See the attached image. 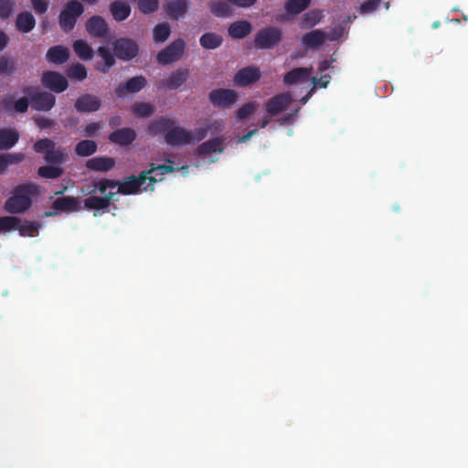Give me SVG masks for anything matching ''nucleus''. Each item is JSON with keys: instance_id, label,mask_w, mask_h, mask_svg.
Here are the masks:
<instances>
[{"instance_id": "603ef678", "label": "nucleus", "mask_w": 468, "mask_h": 468, "mask_svg": "<svg viewBox=\"0 0 468 468\" xmlns=\"http://www.w3.org/2000/svg\"><path fill=\"white\" fill-rule=\"evenodd\" d=\"M209 129L210 127H198L190 132L193 138V144L206 138Z\"/></svg>"}, {"instance_id": "ea45409f", "label": "nucleus", "mask_w": 468, "mask_h": 468, "mask_svg": "<svg viewBox=\"0 0 468 468\" xmlns=\"http://www.w3.org/2000/svg\"><path fill=\"white\" fill-rule=\"evenodd\" d=\"M133 114L140 118H147L154 114V107L148 102H137L132 106Z\"/></svg>"}, {"instance_id": "9d476101", "label": "nucleus", "mask_w": 468, "mask_h": 468, "mask_svg": "<svg viewBox=\"0 0 468 468\" xmlns=\"http://www.w3.org/2000/svg\"><path fill=\"white\" fill-rule=\"evenodd\" d=\"M112 49L115 56L122 60L129 61L137 56L139 48L138 45L129 38H118L112 44Z\"/></svg>"}, {"instance_id": "8fccbe9b", "label": "nucleus", "mask_w": 468, "mask_h": 468, "mask_svg": "<svg viewBox=\"0 0 468 468\" xmlns=\"http://www.w3.org/2000/svg\"><path fill=\"white\" fill-rule=\"evenodd\" d=\"M381 0H367L362 3L360 12L363 14L374 12L380 5Z\"/></svg>"}, {"instance_id": "aec40b11", "label": "nucleus", "mask_w": 468, "mask_h": 468, "mask_svg": "<svg viewBox=\"0 0 468 468\" xmlns=\"http://www.w3.org/2000/svg\"><path fill=\"white\" fill-rule=\"evenodd\" d=\"M188 10L187 0H170L164 6L165 13L174 20L184 17Z\"/></svg>"}, {"instance_id": "20e7f679", "label": "nucleus", "mask_w": 468, "mask_h": 468, "mask_svg": "<svg viewBox=\"0 0 468 468\" xmlns=\"http://www.w3.org/2000/svg\"><path fill=\"white\" fill-rule=\"evenodd\" d=\"M23 91L29 98L34 110L48 112L56 105V95L52 92L40 90L35 86L26 87Z\"/></svg>"}, {"instance_id": "58836bf2", "label": "nucleus", "mask_w": 468, "mask_h": 468, "mask_svg": "<svg viewBox=\"0 0 468 468\" xmlns=\"http://www.w3.org/2000/svg\"><path fill=\"white\" fill-rule=\"evenodd\" d=\"M323 17V11L320 9H314L303 14L302 23L305 27H314L319 24Z\"/></svg>"}, {"instance_id": "a878e982", "label": "nucleus", "mask_w": 468, "mask_h": 468, "mask_svg": "<svg viewBox=\"0 0 468 468\" xmlns=\"http://www.w3.org/2000/svg\"><path fill=\"white\" fill-rule=\"evenodd\" d=\"M97 53L101 57L103 63H97L95 69L102 73L109 72V69L115 64L114 52L112 53L111 48L107 47H99Z\"/></svg>"}, {"instance_id": "c03bdc74", "label": "nucleus", "mask_w": 468, "mask_h": 468, "mask_svg": "<svg viewBox=\"0 0 468 468\" xmlns=\"http://www.w3.org/2000/svg\"><path fill=\"white\" fill-rule=\"evenodd\" d=\"M85 29H108V24L105 18L95 15L87 20Z\"/></svg>"}, {"instance_id": "2f4dec72", "label": "nucleus", "mask_w": 468, "mask_h": 468, "mask_svg": "<svg viewBox=\"0 0 468 468\" xmlns=\"http://www.w3.org/2000/svg\"><path fill=\"white\" fill-rule=\"evenodd\" d=\"M64 174V168L59 165L48 164L38 166L37 175L46 179H58Z\"/></svg>"}, {"instance_id": "c756f323", "label": "nucleus", "mask_w": 468, "mask_h": 468, "mask_svg": "<svg viewBox=\"0 0 468 468\" xmlns=\"http://www.w3.org/2000/svg\"><path fill=\"white\" fill-rule=\"evenodd\" d=\"M20 135L16 129L2 128L0 129V149H10L18 141Z\"/></svg>"}, {"instance_id": "0eeeda50", "label": "nucleus", "mask_w": 468, "mask_h": 468, "mask_svg": "<svg viewBox=\"0 0 468 468\" xmlns=\"http://www.w3.org/2000/svg\"><path fill=\"white\" fill-rule=\"evenodd\" d=\"M208 99L214 107L230 108L238 99V93L231 89H214L208 94Z\"/></svg>"}, {"instance_id": "4d7b16f0", "label": "nucleus", "mask_w": 468, "mask_h": 468, "mask_svg": "<svg viewBox=\"0 0 468 468\" xmlns=\"http://www.w3.org/2000/svg\"><path fill=\"white\" fill-rule=\"evenodd\" d=\"M229 3H230L232 5L247 8L250 7L254 5L256 0H227Z\"/></svg>"}, {"instance_id": "052dcab7", "label": "nucleus", "mask_w": 468, "mask_h": 468, "mask_svg": "<svg viewBox=\"0 0 468 468\" xmlns=\"http://www.w3.org/2000/svg\"><path fill=\"white\" fill-rule=\"evenodd\" d=\"M229 29H251V25L246 20H241L240 22L232 24Z\"/></svg>"}, {"instance_id": "c85d7f7f", "label": "nucleus", "mask_w": 468, "mask_h": 468, "mask_svg": "<svg viewBox=\"0 0 468 468\" xmlns=\"http://www.w3.org/2000/svg\"><path fill=\"white\" fill-rule=\"evenodd\" d=\"M69 55L70 53L68 48L55 46L48 50L46 59L49 63L63 64L69 60Z\"/></svg>"}, {"instance_id": "a18cd8bd", "label": "nucleus", "mask_w": 468, "mask_h": 468, "mask_svg": "<svg viewBox=\"0 0 468 468\" xmlns=\"http://www.w3.org/2000/svg\"><path fill=\"white\" fill-rule=\"evenodd\" d=\"M257 107H258L257 102L246 103L236 111V117L239 120H245V119L249 118V116H251V114L254 113Z\"/></svg>"}, {"instance_id": "4be33fe9", "label": "nucleus", "mask_w": 468, "mask_h": 468, "mask_svg": "<svg viewBox=\"0 0 468 468\" xmlns=\"http://www.w3.org/2000/svg\"><path fill=\"white\" fill-rule=\"evenodd\" d=\"M52 209L57 210V212H78L80 211V204L78 199L75 197H57L52 203Z\"/></svg>"}, {"instance_id": "0e129e2a", "label": "nucleus", "mask_w": 468, "mask_h": 468, "mask_svg": "<svg viewBox=\"0 0 468 468\" xmlns=\"http://www.w3.org/2000/svg\"><path fill=\"white\" fill-rule=\"evenodd\" d=\"M257 133H258L257 129H252V130H250V132H249L248 133H246L243 136H241L240 138H239L238 142L239 143L248 142L251 138V136L256 134Z\"/></svg>"}, {"instance_id": "a211bd4d", "label": "nucleus", "mask_w": 468, "mask_h": 468, "mask_svg": "<svg viewBox=\"0 0 468 468\" xmlns=\"http://www.w3.org/2000/svg\"><path fill=\"white\" fill-rule=\"evenodd\" d=\"M282 38V31H259L255 37L254 44L259 48H271Z\"/></svg>"}, {"instance_id": "49530a36", "label": "nucleus", "mask_w": 468, "mask_h": 468, "mask_svg": "<svg viewBox=\"0 0 468 468\" xmlns=\"http://www.w3.org/2000/svg\"><path fill=\"white\" fill-rule=\"evenodd\" d=\"M159 0H138V8L144 14H151L158 10Z\"/></svg>"}, {"instance_id": "69168bd1", "label": "nucleus", "mask_w": 468, "mask_h": 468, "mask_svg": "<svg viewBox=\"0 0 468 468\" xmlns=\"http://www.w3.org/2000/svg\"><path fill=\"white\" fill-rule=\"evenodd\" d=\"M234 38H243L248 36L251 31H229Z\"/></svg>"}, {"instance_id": "e433bc0d", "label": "nucleus", "mask_w": 468, "mask_h": 468, "mask_svg": "<svg viewBox=\"0 0 468 468\" xmlns=\"http://www.w3.org/2000/svg\"><path fill=\"white\" fill-rule=\"evenodd\" d=\"M200 45L205 48L214 49L222 43V37L214 32H207L199 38Z\"/></svg>"}, {"instance_id": "39448f33", "label": "nucleus", "mask_w": 468, "mask_h": 468, "mask_svg": "<svg viewBox=\"0 0 468 468\" xmlns=\"http://www.w3.org/2000/svg\"><path fill=\"white\" fill-rule=\"evenodd\" d=\"M84 12V7L78 0H69L58 16V24L62 29H74L76 21Z\"/></svg>"}, {"instance_id": "423d86ee", "label": "nucleus", "mask_w": 468, "mask_h": 468, "mask_svg": "<svg viewBox=\"0 0 468 468\" xmlns=\"http://www.w3.org/2000/svg\"><path fill=\"white\" fill-rule=\"evenodd\" d=\"M185 42L181 40V38H177L157 54V62L165 66L180 60L185 50Z\"/></svg>"}, {"instance_id": "72a5a7b5", "label": "nucleus", "mask_w": 468, "mask_h": 468, "mask_svg": "<svg viewBox=\"0 0 468 468\" xmlns=\"http://www.w3.org/2000/svg\"><path fill=\"white\" fill-rule=\"evenodd\" d=\"M73 51L77 57L84 61L92 59V48L83 40H76L73 44Z\"/></svg>"}, {"instance_id": "5fc2aeb1", "label": "nucleus", "mask_w": 468, "mask_h": 468, "mask_svg": "<svg viewBox=\"0 0 468 468\" xmlns=\"http://www.w3.org/2000/svg\"><path fill=\"white\" fill-rule=\"evenodd\" d=\"M32 5L34 10L41 15L48 11L49 4L48 0H32Z\"/></svg>"}, {"instance_id": "f704fd0d", "label": "nucleus", "mask_w": 468, "mask_h": 468, "mask_svg": "<svg viewBox=\"0 0 468 468\" xmlns=\"http://www.w3.org/2000/svg\"><path fill=\"white\" fill-rule=\"evenodd\" d=\"M208 8L217 16H229L232 14V9L228 1H211L209 2Z\"/></svg>"}, {"instance_id": "9b49d317", "label": "nucleus", "mask_w": 468, "mask_h": 468, "mask_svg": "<svg viewBox=\"0 0 468 468\" xmlns=\"http://www.w3.org/2000/svg\"><path fill=\"white\" fill-rule=\"evenodd\" d=\"M292 101V98L289 92H282L269 99L264 107L267 114L271 118L277 116L280 112H283V110H286Z\"/></svg>"}, {"instance_id": "7ed1b4c3", "label": "nucleus", "mask_w": 468, "mask_h": 468, "mask_svg": "<svg viewBox=\"0 0 468 468\" xmlns=\"http://www.w3.org/2000/svg\"><path fill=\"white\" fill-rule=\"evenodd\" d=\"M33 148L37 154L43 155L48 164L61 165L69 160L66 147L57 146V144L49 138L38 139L34 144Z\"/></svg>"}, {"instance_id": "7c9ffc66", "label": "nucleus", "mask_w": 468, "mask_h": 468, "mask_svg": "<svg viewBox=\"0 0 468 468\" xmlns=\"http://www.w3.org/2000/svg\"><path fill=\"white\" fill-rule=\"evenodd\" d=\"M30 103V100L28 97H22L16 101H13L12 98H5L0 101V106L2 109L5 111H10L14 109L15 112H25L27 111Z\"/></svg>"}, {"instance_id": "f03ea898", "label": "nucleus", "mask_w": 468, "mask_h": 468, "mask_svg": "<svg viewBox=\"0 0 468 468\" xmlns=\"http://www.w3.org/2000/svg\"><path fill=\"white\" fill-rule=\"evenodd\" d=\"M39 195L36 183L26 182L14 187L10 197L4 203V210L9 214H23L33 204V198Z\"/></svg>"}, {"instance_id": "c9c22d12", "label": "nucleus", "mask_w": 468, "mask_h": 468, "mask_svg": "<svg viewBox=\"0 0 468 468\" xmlns=\"http://www.w3.org/2000/svg\"><path fill=\"white\" fill-rule=\"evenodd\" d=\"M40 228L41 223L39 222H33L28 220L22 222L20 219V223L18 224L16 230H18L22 236L35 237L38 234Z\"/></svg>"}, {"instance_id": "864d4df0", "label": "nucleus", "mask_w": 468, "mask_h": 468, "mask_svg": "<svg viewBox=\"0 0 468 468\" xmlns=\"http://www.w3.org/2000/svg\"><path fill=\"white\" fill-rule=\"evenodd\" d=\"M101 127V122L89 123L84 128V136H86V137L96 136L98 134V132L100 131Z\"/></svg>"}, {"instance_id": "bb28decb", "label": "nucleus", "mask_w": 468, "mask_h": 468, "mask_svg": "<svg viewBox=\"0 0 468 468\" xmlns=\"http://www.w3.org/2000/svg\"><path fill=\"white\" fill-rule=\"evenodd\" d=\"M312 0H287L283 8H285V15H282V19H287L288 16H293L303 12L311 5Z\"/></svg>"}, {"instance_id": "dca6fc26", "label": "nucleus", "mask_w": 468, "mask_h": 468, "mask_svg": "<svg viewBox=\"0 0 468 468\" xmlns=\"http://www.w3.org/2000/svg\"><path fill=\"white\" fill-rule=\"evenodd\" d=\"M101 106V101L97 95L84 93L75 101V110L80 112H92L98 111Z\"/></svg>"}, {"instance_id": "79ce46f5", "label": "nucleus", "mask_w": 468, "mask_h": 468, "mask_svg": "<svg viewBox=\"0 0 468 468\" xmlns=\"http://www.w3.org/2000/svg\"><path fill=\"white\" fill-rule=\"evenodd\" d=\"M118 185V180L102 178L99 181L93 182V190L98 191L101 195H106L108 189H113ZM91 192V193H92Z\"/></svg>"}, {"instance_id": "f3484780", "label": "nucleus", "mask_w": 468, "mask_h": 468, "mask_svg": "<svg viewBox=\"0 0 468 468\" xmlns=\"http://www.w3.org/2000/svg\"><path fill=\"white\" fill-rule=\"evenodd\" d=\"M116 193L110 191L103 197L91 195L83 200L84 208L87 210H105L111 206Z\"/></svg>"}, {"instance_id": "412c9836", "label": "nucleus", "mask_w": 468, "mask_h": 468, "mask_svg": "<svg viewBox=\"0 0 468 468\" xmlns=\"http://www.w3.org/2000/svg\"><path fill=\"white\" fill-rule=\"evenodd\" d=\"M176 122L167 117H161L157 120L151 121L147 127L146 133L150 136H157L161 134H165L168 133V130L171 126L175 125Z\"/></svg>"}, {"instance_id": "6e6552de", "label": "nucleus", "mask_w": 468, "mask_h": 468, "mask_svg": "<svg viewBox=\"0 0 468 468\" xmlns=\"http://www.w3.org/2000/svg\"><path fill=\"white\" fill-rule=\"evenodd\" d=\"M41 85L55 92H62L69 87V81L65 76L55 70H46L41 74Z\"/></svg>"}, {"instance_id": "4468645a", "label": "nucleus", "mask_w": 468, "mask_h": 468, "mask_svg": "<svg viewBox=\"0 0 468 468\" xmlns=\"http://www.w3.org/2000/svg\"><path fill=\"white\" fill-rule=\"evenodd\" d=\"M147 82L144 75H137L131 78L115 88V94L118 98H125L128 93H135L145 88Z\"/></svg>"}, {"instance_id": "1a4fd4ad", "label": "nucleus", "mask_w": 468, "mask_h": 468, "mask_svg": "<svg viewBox=\"0 0 468 468\" xmlns=\"http://www.w3.org/2000/svg\"><path fill=\"white\" fill-rule=\"evenodd\" d=\"M344 31H332V34L325 35L324 31H309L302 37V45L306 49H319L326 38L336 39Z\"/></svg>"}, {"instance_id": "680f3d73", "label": "nucleus", "mask_w": 468, "mask_h": 468, "mask_svg": "<svg viewBox=\"0 0 468 468\" xmlns=\"http://www.w3.org/2000/svg\"><path fill=\"white\" fill-rule=\"evenodd\" d=\"M297 112L298 110H296L294 113H288L285 117L280 120V123L284 125L292 122L296 117Z\"/></svg>"}, {"instance_id": "ddd939ff", "label": "nucleus", "mask_w": 468, "mask_h": 468, "mask_svg": "<svg viewBox=\"0 0 468 468\" xmlns=\"http://www.w3.org/2000/svg\"><path fill=\"white\" fill-rule=\"evenodd\" d=\"M261 79V70L258 67L249 66L239 69L233 76V82L239 87L250 86Z\"/></svg>"}, {"instance_id": "5701e85b", "label": "nucleus", "mask_w": 468, "mask_h": 468, "mask_svg": "<svg viewBox=\"0 0 468 468\" xmlns=\"http://www.w3.org/2000/svg\"><path fill=\"white\" fill-rule=\"evenodd\" d=\"M224 141L225 139L223 137H217L212 140L206 141L198 145L196 150V154L197 156H206L216 153H223Z\"/></svg>"}, {"instance_id": "6ab92c4d", "label": "nucleus", "mask_w": 468, "mask_h": 468, "mask_svg": "<svg viewBox=\"0 0 468 468\" xmlns=\"http://www.w3.org/2000/svg\"><path fill=\"white\" fill-rule=\"evenodd\" d=\"M115 165V160L108 156H96L86 161L85 166L92 172L107 173Z\"/></svg>"}, {"instance_id": "09e8293b", "label": "nucleus", "mask_w": 468, "mask_h": 468, "mask_svg": "<svg viewBox=\"0 0 468 468\" xmlns=\"http://www.w3.org/2000/svg\"><path fill=\"white\" fill-rule=\"evenodd\" d=\"M15 5L13 0H0V18L10 17L14 14Z\"/></svg>"}, {"instance_id": "f257e3e1", "label": "nucleus", "mask_w": 468, "mask_h": 468, "mask_svg": "<svg viewBox=\"0 0 468 468\" xmlns=\"http://www.w3.org/2000/svg\"><path fill=\"white\" fill-rule=\"evenodd\" d=\"M178 167H175L171 165H154L151 164L149 170L142 172L139 176H131L125 177L122 182L118 181L116 186L118 190L117 193L122 195H135L140 190L144 192L154 191V184L157 181H162L164 178H156V176H151L150 175L155 174L156 176H164L168 173L177 171Z\"/></svg>"}, {"instance_id": "473e14b6", "label": "nucleus", "mask_w": 468, "mask_h": 468, "mask_svg": "<svg viewBox=\"0 0 468 468\" xmlns=\"http://www.w3.org/2000/svg\"><path fill=\"white\" fill-rule=\"evenodd\" d=\"M98 149L97 143L92 140H82L75 145V154L80 157H89Z\"/></svg>"}, {"instance_id": "de8ad7c7", "label": "nucleus", "mask_w": 468, "mask_h": 468, "mask_svg": "<svg viewBox=\"0 0 468 468\" xmlns=\"http://www.w3.org/2000/svg\"><path fill=\"white\" fill-rule=\"evenodd\" d=\"M16 69V64L14 59L8 58V57H0V74H12Z\"/></svg>"}, {"instance_id": "bf43d9fd", "label": "nucleus", "mask_w": 468, "mask_h": 468, "mask_svg": "<svg viewBox=\"0 0 468 468\" xmlns=\"http://www.w3.org/2000/svg\"><path fill=\"white\" fill-rule=\"evenodd\" d=\"M329 79H330L329 75L325 74V75H322L320 80H318L317 78H313L312 82L314 85H319L321 88H325L329 83Z\"/></svg>"}, {"instance_id": "f8f14e48", "label": "nucleus", "mask_w": 468, "mask_h": 468, "mask_svg": "<svg viewBox=\"0 0 468 468\" xmlns=\"http://www.w3.org/2000/svg\"><path fill=\"white\" fill-rule=\"evenodd\" d=\"M164 140L167 144L173 146L193 144L191 133L186 128L176 126V124L171 126L168 132L165 133Z\"/></svg>"}, {"instance_id": "37998d69", "label": "nucleus", "mask_w": 468, "mask_h": 468, "mask_svg": "<svg viewBox=\"0 0 468 468\" xmlns=\"http://www.w3.org/2000/svg\"><path fill=\"white\" fill-rule=\"evenodd\" d=\"M20 218L14 216H4L0 218V231H10L16 229Z\"/></svg>"}, {"instance_id": "a19ab883", "label": "nucleus", "mask_w": 468, "mask_h": 468, "mask_svg": "<svg viewBox=\"0 0 468 468\" xmlns=\"http://www.w3.org/2000/svg\"><path fill=\"white\" fill-rule=\"evenodd\" d=\"M69 79L82 81L87 79V69L80 63L72 64L67 70Z\"/></svg>"}, {"instance_id": "13d9d810", "label": "nucleus", "mask_w": 468, "mask_h": 468, "mask_svg": "<svg viewBox=\"0 0 468 468\" xmlns=\"http://www.w3.org/2000/svg\"><path fill=\"white\" fill-rule=\"evenodd\" d=\"M171 31H154V38L157 43H164L167 40Z\"/></svg>"}, {"instance_id": "e2e57ef3", "label": "nucleus", "mask_w": 468, "mask_h": 468, "mask_svg": "<svg viewBox=\"0 0 468 468\" xmlns=\"http://www.w3.org/2000/svg\"><path fill=\"white\" fill-rule=\"evenodd\" d=\"M122 123V119L120 116H113L108 120V124L111 128H115Z\"/></svg>"}, {"instance_id": "6e6d98bb", "label": "nucleus", "mask_w": 468, "mask_h": 468, "mask_svg": "<svg viewBox=\"0 0 468 468\" xmlns=\"http://www.w3.org/2000/svg\"><path fill=\"white\" fill-rule=\"evenodd\" d=\"M35 122L40 129L52 128L55 125V122L53 120L44 117L36 118Z\"/></svg>"}, {"instance_id": "393cba45", "label": "nucleus", "mask_w": 468, "mask_h": 468, "mask_svg": "<svg viewBox=\"0 0 468 468\" xmlns=\"http://www.w3.org/2000/svg\"><path fill=\"white\" fill-rule=\"evenodd\" d=\"M312 69L309 68H295L283 75V83L286 85H292L308 80L311 75Z\"/></svg>"}, {"instance_id": "774afa93", "label": "nucleus", "mask_w": 468, "mask_h": 468, "mask_svg": "<svg viewBox=\"0 0 468 468\" xmlns=\"http://www.w3.org/2000/svg\"><path fill=\"white\" fill-rule=\"evenodd\" d=\"M330 68V61L323 60L320 62L319 70L321 72L327 70Z\"/></svg>"}, {"instance_id": "b1692460", "label": "nucleus", "mask_w": 468, "mask_h": 468, "mask_svg": "<svg viewBox=\"0 0 468 468\" xmlns=\"http://www.w3.org/2000/svg\"><path fill=\"white\" fill-rule=\"evenodd\" d=\"M187 78H188V69H179L176 71H173L166 80L159 82L158 88L165 87L169 90H176V89L180 88L181 85H183L186 82Z\"/></svg>"}, {"instance_id": "3c124183", "label": "nucleus", "mask_w": 468, "mask_h": 468, "mask_svg": "<svg viewBox=\"0 0 468 468\" xmlns=\"http://www.w3.org/2000/svg\"><path fill=\"white\" fill-rule=\"evenodd\" d=\"M6 167L10 165L18 164L25 159V154L22 153L5 154H4Z\"/></svg>"}, {"instance_id": "338daca9", "label": "nucleus", "mask_w": 468, "mask_h": 468, "mask_svg": "<svg viewBox=\"0 0 468 468\" xmlns=\"http://www.w3.org/2000/svg\"><path fill=\"white\" fill-rule=\"evenodd\" d=\"M7 44V37L5 35V31H0V51L5 48Z\"/></svg>"}, {"instance_id": "cd10ccee", "label": "nucleus", "mask_w": 468, "mask_h": 468, "mask_svg": "<svg viewBox=\"0 0 468 468\" xmlns=\"http://www.w3.org/2000/svg\"><path fill=\"white\" fill-rule=\"evenodd\" d=\"M110 13L116 21L125 20L131 14V7L127 2L114 0L110 3Z\"/></svg>"}, {"instance_id": "2eb2a0df", "label": "nucleus", "mask_w": 468, "mask_h": 468, "mask_svg": "<svg viewBox=\"0 0 468 468\" xmlns=\"http://www.w3.org/2000/svg\"><path fill=\"white\" fill-rule=\"evenodd\" d=\"M136 137L137 134L134 129L123 127L111 132L108 135V140L111 143L121 146H129L133 141H135Z\"/></svg>"}, {"instance_id": "4c0bfd02", "label": "nucleus", "mask_w": 468, "mask_h": 468, "mask_svg": "<svg viewBox=\"0 0 468 468\" xmlns=\"http://www.w3.org/2000/svg\"><path fill=\"white\" fill-rule=\"evenodd\" d=\"M16 26V29H34L36 19L32 13L25 11L17 16Z\"/></svg>"}]
</instances>
